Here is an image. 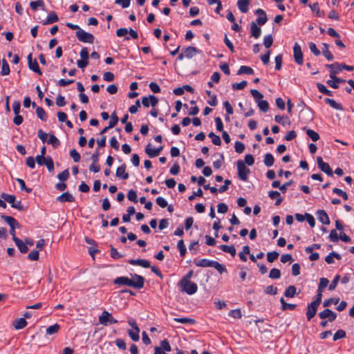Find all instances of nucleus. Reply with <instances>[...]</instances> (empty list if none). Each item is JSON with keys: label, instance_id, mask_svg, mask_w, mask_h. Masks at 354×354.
Returning a JSON list of instances; mask_svg holds the SVG:
<instances>
[{"label": "nucleus", "instance_id": "nucleus-44", "mask_svg": "<svg viewBox=\"0 0 354 354\" xmlns=\"http://www.w3.org/2000/svg\"><path fill=\"white\" fill-rule=\"evenodd\" d=\"M274 157L271 153H266L264 157V164L267 167H271L274 164Z\"/></svg>", "mask_w": 354, "mask_h": 354}, {"label": "nucleus", "instance_id": "nucleus-16", "mask_svg": "<svg viewBox=\"0 0 354 354\" xmlns=\"http://www.w3.org/2000/svg\"><path fill=\"white\" fill-rule=\"evenodd\" d=\"M318 306H319L312 302L308 304L307 308L308 310L306 312V317L308 321H310L316 315Z\"/></svg>", "mask_w": 354, "mask_h": 354}, {"label": "nucleus", "instance_id": "nucleus-17", "mask_svg": "<svg viewBox=\"0 0 354 354\" xmlns=\"http://www.w3.org/2000/svg\"><path fill=\"white\" fill-rule=\"evenodd\" d=\"M115 176L122 180H127L129 178V174L126 172V165L123 164L122 165L118 167Z\"/></svg>", "mask_w": 354, "mask_h": 354}, {"label": "nucleus", "instance_id": "nucleus-54", "mask_svg": "<svg viewBox=\"0 0 354 354\" xmlns=\"http://www.w3.org/2000/svg\"><path fill=\"white\" fill-rule=\"evenodd\" d=\"M329 281L326 278H321L318 286L317 292H322L323 290L328 286Z\"/></svg>", "mask_w": 354, "mask_h": 354}, {"label": "nucleus", "instance_id": "nucleus-8", "mask_svg": "<svg viewBox=\"0 0 354 354\" xmlns=\"http://www.w3.org/2000/svg\"><path fill=\"white\" fill-rule=\"evenodd\" d=\"M293 56L295 62L301 65L304 62L303 59V53L301 49V46L298 43H295L293 46Z\"/></svg>", "mask_w": 354, "mask_h": 354}, {"label": "nucleus", "instance_id": "nucleus-19", "mask_svg": "<svg viewBox=\"0 0 354 354\" xmlns=\"http://www.w3.org/2000/svg\"><path fill=\"white\" fill-rule=\"evenodd\" d=\"M250 33L251 36L255 39H257L261 36V29L257 25L255 22H252L250 24Z\"/></svg>", "mask_w": 354, "mask_h": 354}, {"label": "nucleus", "instance_id": "nucleus-42", "mask_svg": "<svg viewBox=\"0 0 354 354\" xmlns=\"http://www.w3.org/2000/svg\"><path fill=\"white\" fill-rule=\"evenodd\" d=\"M324 49L322 51L324 56L328 60L332 61L334 58L333 54L328 50V45L327 44H323Z\"/></svg>", "mask_w": 354, "mask_h": 354}, {"label": "nucleus", "instance_id": "nucleus-24", "mask_svg": "<svg viewBox=\"0 0 354 354\" xmlns=\"http://www.w3.org/2000/svg\"><path fill=\"white\" fill-rule=\"evenodd\" d=\"M58 20H59V18H58V16L57 15V14L55 13V12L51 11L49 12L46 21H44L43 24H44V25L51 24L55 22H57Z\"/></svg>", "mask_w": 354, "mask_h": 354}, {"label": "nucleus", "instance_id": "nucleus-52", "mask_svg": "<svg viewBox=\"0 0 354 354\" xmlns=\"http://www.w3.org/2000/svg\"><path fill=\"white\" fill-rule=\"evenodd\" d=\"M30 6L33 10H37L39 7L43 8L44 3L43 0H37L36 1H30Z\"/></svg>", "mask_w": 354, "mask_h": 354}, {"label": "nucleus", "instance_id": "nucleus-30", "mask_svg": "<svg viewBox=\"0 0 354 354\" xmlns=\"http://www.w3.org/2000/svg\"><path fill=\"white\" fill-rule=\"evenodd\" d=\"M309 7L311 9V11L313 12H315L317 16L318 17H322L324 15V12L321 11L319 9V6L317 2L313 3V4H309Z\"/></svg>", "mask_w": 354, "mask_h": 354}, {"label": "nucleus", "instance_id": "nucleus-37", "mask_svg": "<svg viewBox=\"0 0 354 354\" xmlns=\"http://www.w3.org/2000/svg\"><path fill=\"white\" fill-rule=\"evenodd\" d=\"M174 321L183 324H193L195 320L188 317L174 318Z\"/></svg>", "mask_w": 354, "mask_h": 354}, {"label": "nucleus", "instance_id": "nucleus-46", "mask_svg": "<svg viewBox=\"0 0 354 354\" xmlns=\"http://www.w3.org/2000/svg\"><path fill=\"white\" fill-rule=\"evenodd\" d=\"M208 136L212 138V142L214 145L220 146L221 145V140L218 136L216 135L213 132H210L208 134Z\"/></svg>", "mask_w": 354, "mask_h": 354}, {"label": "nucleus", "instance_id": "nucleus-64", "mask_svg": "<svg viewBox=\"0 0 354 354\" xmlns=\"http://www.w3.org/2000/svg\"><path fill=\"white\" fill-rule=\"evenodd\" d=\"M69 177V171L68 169H65L64 171H63L62 172L59 173L58 175H57V178L61 180V181H66Z\"/></svg>", "mask_w": 354, "mask_h": 354}, {"label": "nucleus", "instance_id": "nucleus-62", "mask_svg": "<svg viewBox=\"0 0 354 354\" xmlns=\"http://www.w3.org/2000/svg\"><path fill=\"white\" fill-rule=\"evenodd\" d=\"M47 167V169L48 170L50 171V172H52L54 170V163H53V160L52 159V158L50 156H47V160L45 162V164Z\"/></svg>", "mask_w": 354, "mask_h": 354}, {"label": "nucleus", "instance_id": "nucleus-1", "mask_svg": "<svg viewBox=\"0 0 354 354\" xmlns=\"http://www.w3.org/2000/svg\"><path fill=\"white\" fill-rule=\"evenodd\" d=\"M1 218L10 227V234L12 236V240H14L15 237H17L15 235V228L20 227L19 223L15 218L10 216L2 214Z\"/></svg>", "mask_w": 354, "mask_h": 354}, {"label": "nucleus", "instance_id": "nucleus-15", "mask_svg": "<svg viewBox=\"0 0 354 354\" xmlns=\"http://www.w3.org/2000/svg\"><path fill=\"white\" fill-rule=\"evenodd\" d=\"M129 263L133 266H139L145 268L150 267L149 261L145 259H130L128 261Z\"/></svg>", "mask_w": 354, "mask_h": 354}, {"label": "nucleus", "instance_id": "nucleus-41", "mask_svg": "<svg viewBox=\"0 0 354 354\" xmlns=\"http://www.w3.org/2000/svg\"><path fill=\"white\" fill-rule=\"evenodd\" d=\"M1 197L6 202L10 203L11 205L14 204L15 201L16 197L15 195L7 194L6 193H2L1 194Z\"/></svg>", "mask_w": 354, "mask_h": 354}, {"label": "nucleus", "instance_id": "nucleus-57", "mask_svg": "<svg viewBox=\"0 0 354 354\" xmlns=\"http://www.w3.org/2000/svg\"><path fill=\"white\" fill-rule=\"evenodd\" d=\"M346 337V332L344 330H338L333 335V341H337Z\"/></svg>", "mask_w": 354, "mask_h": 354}, {"label": "nucleus", "instance_id": "nucleus-61", "mask_svg": "<svg viewBox=\"0 0 354 354\" xmlns=\"http://www.w3.org/2000/svg\"><path fill=\"white\" fill-rule=\"evenodd\" d=\"M160 348L165 351H171V348L167 339H165L160 342Z\"/></svg>", "mask_w": 354, "mask_h": 354}, {"label": "nucleus", "instance_id": "nucleus-22", "mask_svg": "<svg viewBox=\"0 0 354 354\" xmlns=\"http://www.w3.org/2000/svg\"><path fill=\"white\" fill-rule=\"evenodd\" d=\"M57 200L61 203L73 202L75 201V198L71 194L66 192L61 194L59 196H58Z\"/></svg>", "mask_w": 354, "mask_h": 354}, {"label": "nucleus", "instance_id": "nucleus-35", "mask_svg": "<svg viewBox=\"0 0 354 354\" xmlns=\"http://www.w3.org/2000/svg\"><path fill=\"white\" fill-rule=\"evenodd\" d=\"M37 117L42 121H46L47 114L42 107L38 106L36 109Z\"/></svg>", "mask_w": 354, "mask_h": 354}, {"label": "nucleus", "instance_id": "nucleus-60", "mask_svg": "<svg viewBox=\"0 0 354 354\" xmlns=\"http://www.w3.org/2000/svg\"><path fill=\"white\" fill-rule=\"evenodd\" d=\"M229 316L235 319H240L242 317L241 311L240 309L232 310L229 313Z\"/></svg>", "mask_w": 354, "mask_h": 354}, {"label": "nucleus", "instance_id": "nucleus-23", "mask_svg": "<svg viewBox=\"0 0 354 354\" xmlns=\"http://www.w3.org/2000/svg\"><path fill=\"white\" fill-rule=\"evenodd\" d=\"M198 52V49L194 46H189L183 50L185 57L188 59L192 58Z\"/></svg>", "mask_w": 354, "mask_h": 354}, {"label": "nucleus", "instance_id": "nucleus-45", "mask_svg": "<svg viewBox=\"0 0 354 354\" xmlns=\"http://www.w3.org/2000/svg\"><path fill=\"white\" fill-rule=\"evenodd\" d=\"M60 326L58 324L50 326L46 328L47 335H53L59 331Z\"/></svg>", "mask_w": 354, "mask_h": 354}, {"label": "nucleus", "instance_id": "nucleus-3", "mask_svg": "<svg viewBox=\"0 0 354 354\" xmlns=\"http://www.w3.org/2000/svg\"><path fill=\"white\" fill-rule=\"evenodd\" d=\"M341 71V68H338L336 71H330V77L331 80H329L326 82L327 84L333 88H337L339 87V83H343L345 82L344 80H342L336 76V74L339 73Z\"/></svg>", "mask_w": 354, "mask_h": 354}, {"label": "nucleus", "instance_id": "nucleus-5", "mask_svg": "<svg viewBox=\"0 0 354 354\" xmlns=\"http://www.w3.org/2000/svg\"><path fill=\"white\" fill-rule=\"evenodd\" d=\"M99 322L103 326L113 324L118 322V320L113 317L112 315L107 310H104L99 316Z\"/></svg>", "mask_w": 354, "mask_h": 354}, {"label": "nucleus", "instance_id": "nucleus-4", "mask_svg": "<svg viewBox=\"0 0 354 354\" xmlns=\"http://www.w3.org/2000/svg\"><path fill=\"white\" fill-rule=\"evenodd\" d=\"M239 178L243 181L248 180L250 169L245 166L243 161L239 160L236 162Z\"/></svg>", "mask_w": 354, "mask_h": 354}, {"label": "nucleus", "instance_id": "nucleus-48", "mask_svg": "<svg viewBox=\"0 0 354 354\" xmlns=\"http://www.w3.org/2000/svg\"><path fill=\"white\" fill-rule=\"evenodd\" d=\"M177 247L180 251V256L183 257H185L186 254L187 250H186V248H185V245L184 244V241L183 239H180V241H178V242L177 243Z\"/></svg>", "mask_w": 354, "mask_h": 354}, {"label": "nucleus", "instance_id": "nucleus-56", "mask_svg": "<svg viewBox=\"0 0 354 354\" xmlns=\"http://www.w3.org/2000/svg\"><path fill=\"white\" fill-rule=\"evenodd\" d=\"M70 156L75 162H78L80 160V154L75 149L70 151Z\"/></svg>", "mask_w": 354, "mask_h": 354}, {"label": "nucleus", "instance_id": "nucleus-11", "mask_svg": "<svg viewBox=\"0 0 354 354\" xmlns=\"http://www.w3.org/2000/svg\"><path fill=\"white\" fill-rule=\"evenodd\" d=\"M158 99L153 95L142 97V104L145 107H149L150 105L154 107L158 104Z\"/></svg>", "mask_w": 354, "mask_h": 354}, {"label": "nucleus", "instance_id": "nucleus-58", "mask_svg": "<svg viewBox=\"0 0 354 354\" xmlns=\"http://www.w3.org/2000/svg\"><path fill=\"white\" fill-rule=\"evenodd\" d=\"M248 84L246 81H242L239 83H234L232 85V87L234 90H242Z\"/></svg>", "mask_w": 354, "mask_h": 354}, {"label": "nucleus", "instance_id": "nucleus-10", "mask_svg": "<svg viewBox=\"0 0 354 354\" xmlns=\"http://www.w3.org/2000/svg\"><path fill=\"white\" fill-rule=\"evenodd\" d=\"M131 281L133 282V284H135V286H132V288L136 289L142 288L145 284V278L137 274H131Z\"/></svg>", "mask_w": 354, "mask_h": 354}, {"label": "nucleus", "instance_id": "nucleus-55", "mask_svg": "<svg viewBox=\"0 0 354 354\" xmlns=\"http://www.w3.org/2000/svg\"><path fill=\"white\" fill-rule=\"evenodd\" d=\"M111 120L109 121V127H114L118 122V117L115 113V111L113 112L110 116Z\"/></svg>", "mask_w": 354, "mask_h": 354}, {"label": "nucleus", "instance_id": "nucleus-47", "mask_svg": "<svg viewBox=\"0 0 354 354\" xmlns=\"http://www.w3.org/2000/svg\"><path fill=\"white\" fill-rule=\"evenodd\" d=\"M212 268H214L220 274H222L224 272H227L225 266L216 261H213Z\"/></svg>", "mask_w": 354, "mask_h": 354}, {"label": "nucleus", "instance_id": "nucleus-34", "mask_svg": "<svg viewBox=\"0 0 354 354\" xmlns=\"http://www.w3.org/2000/svg\"><path fill=\"white\" fill-rule=\"evenodd\" d=\"M140 329H132L128 330V335L134 342H137L140 339L139 336Z\"/></svg>", "mask_w": 354, "mask_h": 354}, {"label": "nucleus", "instance_id": "nucleus-29", "mask_svg": "<svg viewBox=\"0 0 354 354\" xmlns=\"http://www.w3.org/2000/svg\"><path fill=\"white\" fill-rule=\"evenodd\" d=\"M27 325V322L25 318H19L16 319L14 322V326L16 329H22Z\"/></svg>", "mask_w": 354, "mask_h": 354}, {"label": "nucleus", "instance_id": "nucleus-25", "mask_svg": "<svg viewBox=\"0 0 354 354\" xmlns=\"http://www.w3.org/2000/svg\"><path fill=\"white\" fill-rule=\"evenodd\" d=\"M212 260H209L207 259H202L201 260H198L197 261H195V264L197 266L203 267V268H207V267H212L213 265Z\"/></svg>", "mask_w": 354, "mask_h": 354}, {"label": "nucleus", "instance_id": "nucleus-21", "mask_svg": "<svg viewBox=\"0 0 354 354\" xmlns=\"http://www.w3.org/2000/svg\"><path fill=\"white\" fill-rule=\"evenodd\" d=\"M250 3V0H238L237 6L242 13H246Z\"/></svg>", "mask_w": 354, "mask_h": 354}, {"label": "nucleus", "instance_id": "nucleus-20", "mask_svg": "<svg viewBox=\"0 0 354 354\" xmlns=\"http://www.w3.org/2000/svg\"><path fill=\"white\" fill-rule=\"evenodd\" d=\"M13 241L21 253H26L28 251V248L20 239L15 237Z\"/></svg>", "mask_w": 354, "mask_h": 354}, {"label": "nucleus", "instance_id": "nucleus-36", "mask_svg": "<svg viewBox=\"0 0 354 354\" xmlns=\"http://www.w3.org/2000/svg\"><path fill=\"white\" fill-rule=\"evenodd\" d=\"M10 67H9V65L7 62V61L3 59L2 60V66H1V75L4 76V75H8L10 74Z\"/></svg>", "mask_w": 354, "mask_h": 354}, {"label": "nucleus", "instance_id": "nucleus-40", "mask_svg": "<svg viewBox=\"0 0 354 354\" xmlns=\"http://www.w3.org/2000/svg\"><path fill=\"white\" fill-rule=\"evenodd\" d=\"M296 287L295 286H288L284 292V295L286 297H293L296 294Z\"/></svg>", "mask_w": 354, "mask_h": 354}, {"label": "nucleus", "instance_id": "nucleus-14", "mask_svg": "<svg viewBox=\"0 0 354 354\" xmlns=\"http://www.w3.org/2000/svg\"><path fill=\"white\" fill-rule=\"evenodd\" d=\"M255 12L259 15V17L256 20L257 25L262 26L265 24L268 21L266 12L261 8H258Z\"/></svg>", "mask_w": 354, "mask_h": 354}, {"label": "nucleus", "instance_id": "nucleus-18", "mask_svg": "<svg viewBox=\"0 0 354 354\" xmlns=\"http://www.w3.org/2000/svg\"><path fill=\"white\" fill-rule=\"evenodd\" d=\"M317 216L318 218V220L323 224L328 225L330 223V219L326 214V212L324 210H318L317 212Z\"/></svg>", "mask_w": 354, "mask_h": 354}, {"label": "nucleus", "instance_id": "nucleus-51", "mask_svg": "<svg viewBox=\"0 0 354 354\" xmlns=\"http://www.w3.org/2000/svg\"><path fill=\"white\" fill-rule=\"evenodd\" d=\"M250 93L255 100L256 102H258L259 101L261 100L262 98L263 97V94L256 89H252L250 91Z\"/></svg>", "mask_w": 354, "mask_h": 354}, {"label": "nucleus", "instance_id": "nucleus-6", "mask_svg": "<svg viewBox=\"0 0 354 354\" xmlns=\"http://www.w3.org/2000/svg\"><path fill=\"white\" fill-rule=\"evenodd\" d=\"M76 37L80 41L84 43L93 44L95 41V37L91 33L87 32L82 29L76 32Z\"/></svg>", "mask_w": 354, "mask_h": 354}, {"label": "nucleus", "instance_id": "nucleus-9", "mask_svg": "<svg viewBox=\"0 0 354 354\" xmlns=\"http://www.w3.org/2000/svg\"><path fill=\"white\" fill-rule=\"evenodd\" d=\"M27 59H28V64L29 68L30 70H32V71L35 72L36 73H37L39 75H41L42 72L41 71V70L39 67L37 60L35 59H32V53H30L28 55Z\"/></svg>", "mask_w": 354, "mask_h": 354}, {"label": "nucleus", "instance_id": "nucleus-32", "mask_svg": "<svg viewBox=\"0 0 354 354\" xmlns=\"http://www.w3.org/2000/svg\"><path fill=\"white\" fill-rule=\"evenodd\" d=\"M253 73H254V70L252 68L247 66H241L237 72L238 75H241V74L252 75Z\"/></svg>", "mask_w": 354, "mask_h": 354}, {"label": "nucleus", "instance_id": "nucleus-63", "mask_svg": "<svg viewBox=\"0 0 354 354\" xmlns=\"http://www.w3.org/2000/svg\"><path fill=\"white\" fill-rule=\"evenodd\" d=\"M272 43H273V39L270 35H267L264 37L263 44L266 48H270L272 45Z\"/></svg>", "mask_w": 354, "mask_h": 354}, {"label": "nucleus", "instance_id": "nucleus-31", "mask_svg": "<svg viewBox=\"0 0 354 354\" xmlns=\"http://www.w3.org/2000/svg\"><path fill=\"white\" fill-rule=\"evenodd\" d=\"M280 302L281 304V308L283 310H292L295 309V308L297 307L296 304L286 303L283 297H281L280 299Z\"/></svg>", "mask_w": 354, "mask_h": 354}, {"label": "nucleus", "instance_id": "nucleus-33", "mask_svg": "<svg viewBox=\"0 0 354 354\" xmlns=\"http://www.w3.org/2000/svg\"><path fill=\"white\" fill-rule=\"evenodd\" d=\"M47 143L49 144V145H52V146L54 148H57L60 145L59 140L53 134H50L49 136V138L47 140Z\"/></svg>", "mask_w": 354, "mask_h": 354}, {"label": "nucleus", "instance_id": "nucleus-28", "mask_svg": "<svg viewBox=\"0 0 354 354\" xmlns=\"http://www.w3.org/2000/svg\"><path fill=\"white\" fill-rule=\"evenodd\" d=\"M325 102L329 104L332 108L336 110H343V108L340 104H338L335 100L330 98H326L324 100Z\"/></svg>", "mask_w": 354, "mask_h": 354}, {"label": "nucleus", "instance_id": "nucleus-7", "mask_svg": "<svg viewBox=\"0 0 354 354\" xmlns=\"http://www.w3.org/2000/svg\"><path fill=\"white\" fill-rule=\"evenodd\" d=\"M316 159L319 169L328 176H333V171L330 165L327 162H324L321 156H317Z\"/></svg>", "mask_w": 354, "mask_h": 354}, {"label": "nucleus", "instance_id": "nucleus-53", "mask_svg": "<svg viewBox=\"0 0 354 354\" xmlns=\"http://www.w3.org/2000/svg\"><path fill=\"white\" fill-rule=\"evenodd\" d=\"M281 277V271L277 268H272L270 271L269 277L273 279H279Z\"/></svg>", "mask_w": 354, "mask_h": 354}, {"label": "nucleus", "instance_id": "nucleus-13", "mask_svg": "<svg viewBox=\"0 0 354 354\" xmlns=\"http://www.w3.org/2000/svg\"><path fill=\"white\" fill-rule=\"evenodd\" d=\"M319 317L322 319L328 318L329 322H333L336 319L337 315L331 310L327 308L320 312L319 313Z\"/></svg>", "mask_w": 354, "mask_h": 354}, {"label": "nucleus", "instance_id": "nucleus-38", "mask_svg": "<svg viewBox=\"0 0 354 354\" xmlns=\"http://www.w3.org/2000/svg\"><path fill=\"white\" fill-rule=\"evenodd\" d=\"M317 87L320 93L329 96L333 95V92L326 88V87L324 84L321 83H317Z\"/></svg>", "mask_w": 354, "mask_h": 354}, {"label": "nucleus", "instance_id": "nucleus-59", "mask_svg": "<svg viewBox=\"0 0 354 354\" xmlns=\"http://www.w3.org/2000/svg\"><path fill=\"white\" fill-rule=\"evenodd\" d=\"M234 149L236 153H241L245 149V145L243 142L236 141L234 144Z\"/></svg>", "mask_w": 354, "mask_h": 354}, {"label": "nucleus", "instance_id": "nucleus-27", "mask_svg": "<svg viewBox=\"0 0 354 354\" xmlns=\"http://www.w3.org/2000/svg\"><path fill=\"white\" fill-rule=\"evenodd\" d=\"M145 153L150 157L154 158L158 156V150L151 148V145L149 143L145 147Z\"/></svg>", "mask_w": 354, "mask_h": 354}, {"label": "nucleus", "instance_id": "nucleus-43", "mask_svg": "<svg viewBox=\"0 0 354 354\" xmlns=\"http://www.w3.org/2000/svg\"><path fill=\"white\" fill-rule=\"evenodd\" d=\"M257 103L258 107L263 112H267L269 109V104L266 100H260Z\"/></svg>", "mask_w": 354, "mask_h": 354}, {"label": "nucleus", "instance_id": "nucleus-39", "mask_svg": "<svg viewBox=\"0 0 354 354\" xmlns=\"http://www.w3.org/2000/svg\"><path fill=\"white\" fill-rule=\"evenodd\" d=\"M250 250L249 246L245 245L243 247L242 252H239V256L243 261L245 262L248 260V259L245 256V254H250Z\"/></svg>", "mask_w": 354, "mask_h": 354}, {"label": "nucleus", "instance_id": "nucleus-2", "mask_svg": "<svg viewBox=\"0 0 354 354\" xmlns=\"http://www.w3.org/2000/svg\"><path fill=\"white\" fill-rule=\"evenodd\" d=\"M179 286L182 291L185 292L187 294L190 295L196 293L198 290L196 283L192 282L191 281H187V282L180 281Z\"/></svg>", "mask_w": 354, "mask_h": 354}, {"label": "nucleus", "instance_id": "nucleus-50", "mask_svg": "<svg viewBox=\"0 0 354 354\" xmlns=\"http://www.w3.org/2000/svg\"><path fill=\"white\" fill-rule=\"evenodd\" d=\"M279 256V252L276 251L269 252L267 253V260L268 261L272 263L273 261L278 259Z\"/></svg>", "mask_w": 354, "mask_h": 354}, {"label": "nucleus", "instance_id": "nucleus-49", "mask_svg": "<svg viewBox=\"0 0 354 354\" xmlns=\"http://www.w3.org/2000/svg\"><path fill=\"white\" fill-rule=\"evenodd\" d=\"M306 134L314 142H316L319 139V135L312 129H306Z\"/></svg>", "mask_w": 354, "mask_h": 354}, {"label": "nucleus", "instance_id": "nucleus-26", "mask_svg": "<svg viewBox=\"0 0 354 354\" xmlns=\"http://www.w3.org/2000/svg\"><path fill=\"white\" fill-rule=\"evenodd\" d=\"M219 248L222 251L230 253L232 257L236 255V249L234 245H221Z\"/></svg>", "mask_w": 354, "mask_h": 354}, {"label": "nucleus", "instance_id": "nucleus-12", "mask_svg": "<svg viewBox=\"0 0 354 354\" xmlns=\"http://www.w3.org/2000/svg\"><path fill=\"white\" fill-rule=\"evenodd\" d=\"M114 284L118 286H127L129 287H132V286H135L133 282L131 281V278L128 277H119L114 279Z\"/></svg>", "mask_w": 354, "mask_h": 354}]
</instances>
